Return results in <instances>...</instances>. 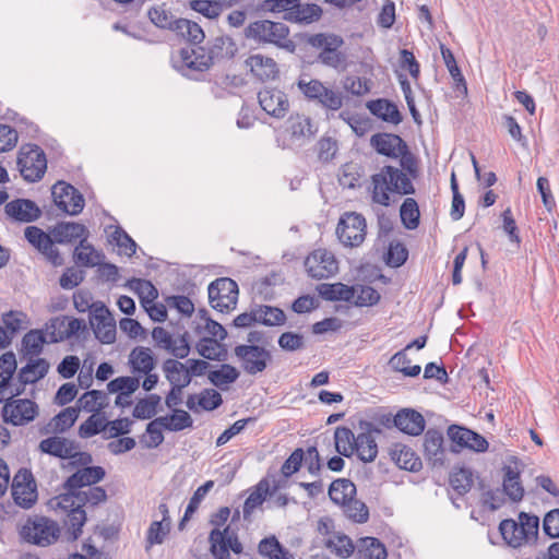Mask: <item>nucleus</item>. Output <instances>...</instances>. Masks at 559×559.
<instances>
[{
    "mask_svg": "<svg viewBox=\"0 0 559 559\" xmlns=\"http://www.w3.org/2000/svg\"><path fill=\"white\" fill-rule=\"evenodd\" d=\"M345 515L355 523H366L369 519V510L365 502L353 497L343 506Z\"/></svg>",
    "mask_w": 559,
    "mask_h": 559,
    "instance_id": "61",
    "label": "nucleus"
},
{
    "mask_svg": "<svg viewBox=\"0 0 559 559\" xmlns=\"http://www.w3.org/2000/svg\"><path fill=\"white\" fill-rule=\"evenodd\" d=\"M169 532V523H165L163 521H153L146 532L145 550H150V548L154 545L163 544Z\"/></svg>",
    "mask_w": 559,
    "mask_h": 559,
    "instance_id": "60",
    "label": "nucleus"
},
{
    "mask_svg": "<svg viewBox=\"0 0 559 559\" xmlns=\"http://www.w3.org/2000/svg\"><path fill=\"white\" fill-rule=\"evenodd\" d=\"M107 394L99 390L85 392L80 399L81 407L90 413L99 412L107 406Z\"/></svg>",
    "mask_w": 559,
    "mask_h": 559,
    "instance_id": "55",
    "label": "nucleus"
},
{
    "mask_svg": "<svg viewBox=\"0 0 559 559\" xmlns=\"http://www.w3.org/2000/svg\"><path fill=\"white\" fill-rule=\"evenodd\" d=\"M312 103L326 111L335 112L343 107L344 95L338 90L325 86Z\"/></svg>",
    "mask_w": 559,
    "mask_h": 559,
    "instance_id": "41",
    "label": "nucleus"
},
{
    "mask_svg": "<svg viewBox=\"0 0 559 559\" xmlns=\"http://www.w3.org/2000/svg\"><path fill=\"white\" fill-rule=\"evenodd\" d=\"M79 417V409L75 407H67L57 414L52 419L53 431L64 432L71 428Z\"/></svg>",
    "mask_w": 559,
    "mask_h": 559,
    "instance_id": "64",
    "label": "nucleus"
},
{
    "mask_svg": "<svg viewBox=\"0 0 559 559\" xmlns=\"http://www.w3.org/2000/svg\"><path fill=\"white\" fill-rule=\"evenodd\" d=\"M239 371L229 364H223L219 369L210 371L207 378L210 382L221 390H225L228 384L234 383L239 378Z\"/></svg>",
    "mask_w": 559,
    "mask_h": 559,
    "instance_id": "44",
    "label": "nucleus"
},
{
    "mask_svg": "<svg viewBox=\"0 0 559 559\" xmlns=\"http://www.w3.org/2000/svg\"><path fill=\"white\" fill-rule=\"evenodd\" d=\"M164 423V429L168 431H181L193 425L190 414L183 409H174L171 415L160 416Z\"/></svg>",
    "mask_w": 559,
    "mask_h": 559,
    "instance_id": "51",
    "label": "nucleus"
},
{
    "mask_svg": "<svg viewBox=\"0 0 559 559\" xmlns=\"http://www.w3.org/2000/svg\"><path fill=\"white\" fill-rule=\"evenodd\" d=\"M307 44L321 50L318 55V61L329 68L338 69L346 61V55L340 51V48L344 45V39L340 35L331 33L313 34L307 38Z\"/></svg>",
    "mask_w": 559,
    "mask_h": 559,
    "instance_id": "4",
    "label": "nucleus"
},
{
    "mask_svg": "<svg viewBox=\"0 0 559 559\" xmlns=\"http://www.w3.org/2000/svg\"><path fill=\"white\" fill-rule=\"evenodd\" d=\"M16 163L21 175L28 182L40 180L47 169L45 152L36 144L22 145Z\"/></svg>",
    "mask_w": 559,
    "mask_h": 559,
    "instance_id": "5",
    "label": "nucleus"
},
{
    "mask_svg": "<svg viewBox=\"0 0 559 559\" xmlns=\"http://www.w3.org/2000/svg\"><path fill=\"white\" fill-rule=\"evenodd\" d=\"M412 177L402 167L383 166L379 173L371 176V199L374 203L389 206L390 192L400 195H409L416 192Z\"/></svg>",
    "mask_w": 559,
    "mask_h": 559,
    "instance_id": "1",
    "label": "nucleus"
},
{
    "mask_svg": "<svg viewBox=\"0 0 559 559\" xmlns=\"http://www.w3.org/2000/svg\"><path fill=\"white\" fill-rule=\"evenodd\" d=\"M109 242L116 245L120 253L128 257H132L136 251L135 241L120 226L115 227V230L109 235Z\"/></svg>",
    "mask_w": 559,
    "mask_h": 559,
    "instance_id": "59",
    "label": "nucleus"
},
{
    "mask_svg": "<svg viewBox=\"0 0 559 559\" xmlns=\"http://www.w3.org/2000/svg\"><path fill=\"white\" fill-rule=\"evenodd\" d=\"M361 559H385L388 554L384 545L376 537H365L357 546Z\"/></svg>",
    "mask_w": 559,
    "mask_h": 559,
    "instance_id": "43",
    "label": "nucleus"
},
{
    "mask_svg": "<svg viewBox=\"0 0 559 559\" xmlns=\"http://www.w3.org/2000/svg\"><path fill=\"white\" fill-rule=\"evenodd\" d=\"M126 286L138 294L144 308L158 297L157 288L147 280L133 277L127 281Z\"/></svg>",
    "mask_w": 559,
    "mask_h": 559,
    "instance_id": "39",
    "label": "nucleus"
},
{
    "mask_svg": "<svg viewBox=\"0 0 559 559\" xmlns=\"http://www.w3.org/2000/svg\"><path fill=\"white\" fill-rule=\"evenodd\" d=\"M502 492L513 502H519L524 497V487L520 478V471L512 466L503 467Z\"/></svg>",
    "mask_w": 559,
    "mask_h": 559,
    "instance_id": "30",
    "label": "nucleus"
},
{
    "mask_svg": "<svg viewBox=\"0 0 559 559\" xmlns=\"http://www.w3.org/2000/svg\"><path fill=\"white\" fill-rule=\"evenodd\" d=\"M234 354L243 371L251 376L263 372L272 360L271 352L260 345H237Z\"/></svg>",
    "mask_w": 559,
    "mask_h": 559,
    "instance_id": "9",
    "label": "nucleus"
},
{
    "mask_svg": "<svg viewBox=\"0 0 559 559\" xmlns=\"http://www.w3.org/2000/svg\"><path fill=\"white\" fill-rule=\"evenodd\" d=\"M336 451L344 456H350L355 452L356 436L347 427H337L334 432Z\"/></svg>",
    "mask_w": 559,
    "mask_h": 559,
    "instance_id": "48",
    "label": "nucleus"
},
{
    "mask_svg": "<svg viewBox=\"0 0 559 559\" xmlns=\"http://www.w3.org/2000/svg\"><path fill=\"white\" fill-rule=\"evenodd\" d=\"M440 50H441V56L444 61V64L449 71L451 78L453 79V81L456 85V88L460 90L462 86L466 91L467 90L466 81L464 79V75L461 72V69L459 68V66L456 63V60L454 58L452 50L450 48H448L447 46H444L443 44H440Z\"/></svg>",
    "mask_w": 559,
    "mask_h": 559,
    "instance_id": "53",
    "label": "nucleus"
},
{
    "mask_svg": "<svg viewBox=\"0 0 559 559\" xmlns=\"http://www.w3.org/2000/svg\"><path fill=\"white\" fill-rule=\"evenodd\" d=\"M258 323L266 326H276L285 323L286 316L284 311L277 307L267 305L255 306Z\"/></svg>",
    "mask_w": 559,
    "mask_h": 559,
    "instance_id": "45",
    "label": "nucleus"
},
{
    "mask_svg": "<svg viewBox=\"0 0 559 559\" xmlns=\"http://www.w3.org/2000/svg\"><path fill=\"white\" fill-rule=\"evenodd\" d=\"M521 528L520 523L512 519L502 520L499 524V531L503 540L513 548H518L526 543L525 533L521 532Z\"/></svg>",
    "mask_w": 559,
    "mask_h": 559,
    "instance_id": "38",
    "label": "nucleus"
},
{
    "mask_svg": "<svg viewBox=\"0 0 559 559\" xmlns=\"http://www.w3.org/2000/svg\"><path fill=\"white\" fill-rule=\"evenodd\" d=\"M317 292L324 300L349 302L355 298L357 289L343 283H322L317 286Z\"/></svg>",
    "mask_w": 559,
    "mask_h": 559,
    "instance_id": "27",
    "label": "nucleus"
},
{
    "mask_svg": "<svg viewBox=\"0 0 559 559\" xmlns=\"http://www.w3.org/2000/svg\"><path fill=\"white\" fill-rule=\"evenodd\" d=\"M258 100L261 108L276 119H283L289 111L287 95L274 87H265L258 93Z\"/></svg>",
    "mask_w": 559,
    "mask_h": 559,
    "instance_id": "16",
    "label": "nucleus"
},
{
    "mask_svg": "<svg viewBox=\"0 0 559 559\" xmlns=\"http://www.w3.org/2000/svg\"><path fill=\"white\" fill-rule=\"evenodd\" d=\"M160 396L152 393L146 397L141 399L136 402L132 416L136 419H151L157 413V407L160 404Z\"/></svg>",
    "mask_w": 559,
    "mask_h": 559,
    "instance_id": "50",
    "label": "nucleus"
},
{
    "mask_svg": "<svg viewBox=\"0 0 559 559\" xmlns=\"http://www.w3.org/2000/svg\"><path fill=\"white\" fill-rule=\"evenodd\" d=\"M73 258L79 265L93 267L99 264L105 255L96 251L95 248L87 242V238H83L75 247Z\"/></svg>",
    "mask_w": 559,
    "mask_h": 559,
    "instance_id": "35",
    "label": "nucleus"
},
{
    "mask_svg": "<svg viewBox=\"0 0 559 559\" xmlns=\"http://www.w3.org/2000/svg\"><path fill=\"white\" fill-rule=\"evenodd\" d=\"M107 493L103 487L91 486L86 490L78 491L76 493H63L60 496L59 506L62 509L73 507L79 503L82 508L85 506L95 507L100 502L106 501Z\"/></svg>",
    "mask_w": 559,
    "mask_h": 559,
    "instance_id": "20",
    "label": "nucleus"
},
{
    "mask_svg": "<svg viewBox=\"0 0 559 559\" xmlns=\"http://www.w3.org/2000/svg\"><path fill=\"white\" fill-rule=\"evenodd\" d=\"M214 481L207 480L202 486H200L192 495V497L189 500V503L186 508L183 518L179 522V530L183 528L185 522L190 520V518L193 515V513L198 510L200 503L205 498L207 492L213 488Z\"/></svg>",
    "mask_w": 559,
    "mask_h": 559,
    "instance_id": "56",
    "label": "nucleus"
},
{
    "mask_svg": "<svg viewBox=\"0 0 559 559\" xmlns=\"http://www.w3.org/2000/svg\"><path fill=\"white\" fill-rule=\"evenodd\" d=\"M140 386V379L136 377H118L107 384L109 393H122L130 397Z\"/></svg>",
    "mask_w": 559,
    "mask_h": 559,
    "instance_id": "57",
    "label": "nucleus"
},
{
    "mask_svg": "<svg viewBox=\"0 0 559 559\" xmlns=\"http://www.w3.org/2000/svg\"><path fill=\"white\" fill-rule=\"evenodd\" d=\"M210 304L219 312L234 309L238 300V285L229 277H219L213 281L207 288Z\"/></svg>",
    "mask_w": 559,
    "mask_h": 559,
    "instance_id": "7",
    "label": "nucleus"
},
{
    "mask_svg": "<svg viewBox=\"0 0 559 559\" xmlns=\"http://www.w3.org/2000/svg\"><path fill=\"white\" fill-rule=\"evenodd\" d=\"M450 484L459 495L466 493L473 486L472 471L466 467L454 471L450 476Z\"/></svg>",
    "mask_w": 559,
    "mask_h": 559,
    "instance_id": "62",
    "label": "nucleus"
},
{
    "mask_svg": "<svg viewBox=\"0 0 559 559\" xmlns=\"http://www.w3.org/2000/svg\"><path fill=\"white\" fill-rule=\"evenodd\" d=\"M45 343H49V337L43 331L31 330L22 338V350L25 356H38Z\"/></svg>",
    "mask_w": 559,
    "mask_h": 559,
    "instance_id": "46",
    "label": "nucleus"
},
{
    "mask_svg": "<svg viewBox=\"0 0 559 559\" xmlns=\"http://www.w3.org/2000/svg\"><path fill=\"white\" fill-rule=\"evenodd\" d=\"M393 459L396 464L406 471L417 472L421 468V460L415 451L406 445L393 451Z\"/></svg>",
    "mask_w": 559,
    "mask_h": 559,
    "instance_id": "47",
    "label": "nucleus"
},
{
    "mask_svg": "<svg viewBox=\"0 0 559 559\" xmlns=\"http://www.w3.org/2000/svg\"><path fill=\"white\" fill-rule=\"evenodd\" d=\"M367 234L366 218L356 212L344 213L337 224L336 235L340 241L346 247L360 246Z\"/></svg>",
    "mask_w": 559,
    "mask_h": 559,
    "instance_id": "6",
    "label": "nucleus"
},
{
    "mask_svg": "<svg viewBox=\"0 0 559 559\" xmlns=\"http://www.w3.org/2000/svg\"><path fill=\"white\" fill-rule=\"evenodd\" d=\"M58 532V525L53 521L45 516H35L23 525L21 536L27 543L46 546L57 539Z\"/></svg>",
    "mask_w": 559,
    "mask_h": 559,
    "instance_id": "8",
    "label": "nucleus"
},
{
    "mask_svg": "<svg viewBox=\"0 0 559 559\" xmlns=\"http://www.w3.org/2000/svg\"><path fill=\"white\" fill-rule=\"evenodd\" d=\"M51 195L56 206L69 215H78L84 209L85 201L81 192L66 181L56 182Z\"/></svg>",
    "mask_w": 559,
    "mask_h": 559,
    "instance_id": "12",
    "label": "nucleus"
},
{
    "mask_svg": "<svg viewBox=\"0 0 559 559\" xmlns=\"http://www.w3.org/2000/svg\"><path fill=\"white\" fill-rule=\"evenodd\" d=\"M411 359L406 354V349L395 353L389 360V365L394 371L402 372L406 377H417L421 368L419 365L411 366Z\"/></svg>",
    "mask_w": 559,
    "mask_h": 559,
    "instance_id": "54",
    "label": "nucleus"
},
{
    "mask_svg": "<svg viewBox=\"0 0 559 559\" xmlns=\"http://www.w3.org/2000/svg\"><path fill=\"white\" fill-rule=\"evenodd\" d=\"M49 370V364L44 358L29 359V361L21 368L17 380L24 384H32L43 379Z\"/></svg>",
    "mask_w": 559,
    "mask_h": 559,
    "instance_id": "33",
    "label": "nucleus"
},
{
    "mask_svg": "<svg viewBox=\"0 0 559 559\" xmlns=\"http://www.w3.org/2000/svg\"><path fill=\"white\" fill-rule=\"evenodd\" d=\"M245 35L249 39L258 43H267L293 52L296 48L295 43L289 39V27L282 22L270 20H259L251 22L245 29Z\"/></svg>",
    "mask_w": 559,
    "mask_h": 559,
    "instance_id": "3",
    "label": "nucleus"
},
{
    "mask_svg": "<svg viewBox=\"0 0 559 559\" xmlns=\"http://www.w3.org/2000/svg\"><path fill=\"white\" fill-rule=\"evenodd\" d=\"M402 224L407 229H416L419 225L420 212L415 199L406 198L400 209Z\"/></svg>",
    "mask_w": 559,
    "mask_h": 559,
    "instance_id": "52",
    "label": "nucleus"
},
{
    "mask_svg": "<svg viewBox=\"0 0 559 559\" xmlns=\"http://www.w3.org/2000/svg\"><path fill=\"white\" fill-rule=\"evenodd\" d=\"M366 106L373 116L384 122L396 126L403 121V116L397 106L389 99L378 98L369 100Z\"/></svg>",
    "mask_w": 559,
    "mask_h": 559,
    "instance_id": "26",
    "label": "nucleus"
},
{
    "mask_svg": "<svg viewBox=\"0 0 559 559\" xmlns=\"http://www.w3.org/2000/svg\"><path fill=\"white\" fill-rule=\"evenodd\" d=\"M179 58L181 62L179 70L182 71L185 75H189V72L194 71L204 72L213 64L204 47L181 48Z\"/></svg>",
    "mask_w": 559,
    "mask_h": 559,
    "instance_id": "19",
    "label": "nucleus"
},
{
    "mask_svg": "<svg viewBox=\"0 0 559 559\" xmlns=\"http://www.w3.org/2000/svg\"><path fill=\"white\" fill-rule=\"evenodd\" d=\"M50 235L57 243L66 245L87 238L88 230L80 223L60 222L50 230Z\"/></svg>",
    "mask_w": 559,
    "mask_h": 559,
    "instance_id": "24",
    "label": "nucleus"
},
{
    "mask_svg": "<svg viewBox=\"0 0 559 559\" xmlns=\"http://www.w3.org/2000/svg\"><path fill=\"white\" fill-rule=\"evenodd\" d=\"M308 275L314 280L329 278L338 271L334 254L325 249L312 251L305 260Z\"/></svg>",
    "mask_w": 559,
    "mask_h": 559,
    "instance_id": "14",
    "label": "nucleus"
},
{
    "mask_svg": "<svg viewBox=\"0 0 559 559\" xmlns=\"http://www.w3.org/2000/svg\"><path fill=\"white\" fill-rule=\"evenodd\" d=\"M288 129L294 139L312 138L317 129L309 117L300 114L292 115L288 119Z\"/></svg>",
    "mask_w": 559,
    "mask_h": 559,
    "instance_id": "42",
    "label": "nucleus"
},
{
    "mask_svg": "<svg viewBox=\"0 0 559 559\" xmlns=\"http://www.w3.org/2000/svg\"><path fill=\"white\" fill-rule=\"evenodd\" d=\"M237 51L235 41L228 36H218L209 43L207 55L212 63L231 59Z\"/></svg>",
    "mask_w": 559,
    "mask_h": 559,
    "instance_id": "32",
    "label": "nucleus"
},
{
    "mask_svg": "<svg viewBox=\"0 0 559 559\" xmlns=\"http://www.w3.org/2000/svg\"><path fill=\"white\" fill-rule=\"evenodd\" d=\"M37 412V404L28 399L5 403L2 409L4 421L13 426H22L34 420Z\"/></svg>",
    "mask_w": 559,
    "mask_h": 559,
    "instance_id": "17",
    "label": "nucleus"
},
{
    "mask_svg": "<svg viewBox=\"0 0 559 559\" xmlns=\"http://www.w3.org/2000/svg\"><path fill=\"white\" fill-rule=\"evenodd\" d=\"M5 214L13 221L22 223H32L41 215L38 205L28 199H16L8 202L4 206Z\"/></svg>",
    "mask_w": 559,
    "mask_h": 559,
    "instance_id": "21",
    "label": "nucleus"
},
{
    "mask_svg": "<svg viewBox=\"0 0 559 559\" xmlns=\"http://www.w3.org/2000/svg\"><path fill=\"white\" fill-rule=\"evenodd\" d=\"M237 1L229 0L226 3H222V0H193L190 2V8L210 20H214L221 15L224 8L230 7Z\"/></svg>",
    "mask_w": 559,
    "mask_h": 559,
    "instance_id": "40",
    "label": "nucleus"
},
{
    "mask_svg": "<svg viewBox=\"0 0 559 559\" xmlns=\"http://www.w3.org/2000/svg\"><path fill=\"white\" fill-rule=\"evenodd\" d=\"M356 496V486L348 478H337L329 487V497L336 503L343 506Z\"/></svg>",
    "mask_w": 559,
    "mask_h": 559,
    "instance_id": "36",
    "label": "nucleus"
},
{
    "mask_svg": "<svg viewBox=\"0 0 559 559\" xmlns=\"http://www.w3.org/2000/svg\"><path fill=\"white\" fill-rule=\"evenodd\" d=\"M247 67L251 73L262 82L275 80L278 76V67L273 58L265 57L261 53L251 55L246 60Z\"/></svg>",
    "mask_w": 559,
    "mask_h": 559,
    "instance_id": "23",
    "label": "nucleus"
},
{
    "mask_svg": "<svg viewBox=\"0 0 559 559\" xmlns=\"http://www.w3.org/2000/svg\"><path fill=\"white\" fill-rule=\"evenodd\" d=\"M276 490V487L273 490H270V483L267 479H262L258 483L255 490L252 491L249 497L245 500L243 503V519L249 520L252 512L260 507L267 495H272Z\"/></svg>",
    "mask_w": 559,
    "mask_h": 559,
    "instance_id": "37",
    "label": "nucleus"
},
{
    "mask_svg": "<svg viewBox=\"0 0 559 559\" xmlns=\"http://www.w3.org/2000/svg\"><path fill=\"white\" fill-rule=\"evenodd\" d=\"M322 15V9L316 3H300L299 0H295L294 10L288 13L286 21L292 23H304L310 24L320 20Z\"/></svg>",
    "mask_w": 559,
    "mask_h": 559,
    "instance_id": "31",
    "label": "nucleus"
},
{
    "mask_svg": "<svg viewBox=\"0 0 559 559\" xmlns=\"http://www.w3.org/2000/svg\"><path fill=\"white\" fill-rule=\"evenodd\" d=\"M67 518L64 519V526L67 527L68 539L76 540L82 534V527L87 518L85 510L75 503L73 507H68Z\"/></svg>",
    "mask_w": 559,
    "mask_h": 559,
    "instance_id": "34",
    "label": "nucleus"
},
{
    "mask_svg": "<svg viewBox=\"0 0 559 559\" xmlns=\"http://www.w3.org/2000/svg\"><path fill=\"white\" fill-rule=\"evenodd\" d=\"M370 146L382 156L400 159V166L412 177L418 176V160L407 143L395 133L378 132L370 136Z\"/></svg>",
    "mask_w": 559,
    "mask_h": 559,
    "instance_id": "2",
    "label": "nucleus"
},
{
    "mask_svg": "<svg viewBox=\"0 0 559 559\" xmlns=\"http://www.w3.org/2000/svg\"><path fill=\"white\" fill-rule=\"evenodd\" d=\"M210 550L215 559H230L229 551L240 555L243 550L237 533L227 525L224 530L213 528L209 535Z\"/></svg>",
    "mask_w": 559,
    "mask_h": 559,
    "instance_id": "10",
    "label": "nucleus"
},
{
    "mask_svg": "<svg viewBox=\"0 0 559 559\" xmlns=\"http://www.w3.org/2000/svg\"><path fill=\"white\" fill-rule=\"evenodd\" d=\"M394 426L402 432L409 436H419L426 426L424 416L411 408H404L397 412L393 418Z\"/></svg>",
    "mask_w": 559,
    "mask_h": 559,
    "instance_id": "22",
    "label": "nucleus"
},
{
    "mask_svg": "<svg viewBox=\"0 0 559 559\" xmlns=\"http://www.w3.org/2000/svg\"><path fill=\"white\" fill-rule=\"evenodd\" d=\"M11 491L14 502L24 509L31 508L36 502V483L29 469H19L13 477Z\"/></svg>",
    "mask_w": 559,
    "mask_h": 559,
    "instance_id": "13",
    "label": "nucleus"
},
{
    "mask_svg": "<svg viewBox=\"0 0 559 559\" xmlns=\"http://www.w3.org/2000/svg\"><path fill=\"white\" fill-rule=\"evenodd\" d=\"M78 447L74 441L61 437H49L40 441L39 450L59 459L73 456V450Z\"/></svg>",
    "mask_w": 559,
    "mask_h": 559,
    "instance_id": "28",
    "label": "nucleus"
},
{
    "mask_svg": "<svg viewBox=\"0 0 559 559\" xmlns=\"http://www.w3.org/2000/svg\"><path fill=\"white\" fill-rule=\"evenodd\" d=\"M408 258V251L406 247L400 241H392L389 245L385 253V263L391 267L402 266Z\"/></svg>",
    "mask_w": 559,
    "mask_h": 559,
    "instance_id": "63",
    "label": "nucleus"
},
{
    "mask_svg": "<svg viewBox=\"0 0 559 559\" xmlns=\"http://www.w3.org/2000/svg\"><path fill=\"white\" fill-rule=\"evenodd\" d=\"M132 373H148L156 365L152 349L144 346L134 347L129 355Z\"/></svg>",
    "mask_w": 559,
    "mask_h": 559,
    "instance_id": "29",
    "label": "nucleus"
},
{
    "mask_svg": "<svg viewBox=\"0 0 559 559\" xmlns=\"http://www.w3.org/2000/svg\"><path fill=\"white\" fill-rule=\"evenodd\" d=\"M324 545L326 549L341 558L349 557L355 550L353 540L345 534H338L333 538H329Z\"/></svg>",
    "mask_w": 559,
    "mask_h": 559,
    "instance_id": "58",
    "label": "nucleus"
},
{
    "mask_svg": "<svg viewBox=\"0 0 559 559\" xmlns=\"http://www.w3.org/2000/svg\"><path fill=\"white\" fill-rule=\"evenodd\" d=\"M197 349L199 355L209 360H218L223 361L226 359L227 352L222 344L214 340L213 337H204L202 338L198 345Z\"/></svg>",
    "mask_w": 559,
    "mask_h": 559,
    "instance_id": "49",
    "label": "nucleus"
},
{
    "mask_svg": "<svg viewBox=\"0 0 559 559\" xmlns=\"http://www.w3.org/2000/svg\"><path fill=\"white\" fill-rule=\"evenodd\" d=\"M381 429L374 424L360 420L359 432L356 436L355 452L358 457L366 463L373 462L378 455V445L374 435H380Z\"/></svg>",
    "mask_w": 559,
    "mask_h": 559,
    "instance_id": "15",
    "label": "nucleus"
},
{
    "mask_svg": "<svg viewBox=\"0 0 559 559\" xmlns=\"http://www.w3.org/2000/svg\"><path fill=\"white\" fill-rule=\"evenodd\" d=\"M90 324L95 337L103 344H112L116 341V321L109 309L102 302H93Z\"/></svg>",
    "mask_w": 559,
    "mask_h": 559,
    "instance_id": "11",
    "label": "nucleus"
},
{
    "mask_svg": "<svg viewBox=\"0 0 559 559\" xmlns=\"http://www.w3.org/2000/svg\"><path fill=\"white\" fill-rule=\"evenodd\" d=\"M424 452L432 466H442L444 463L443 435L437 429H429L424 437Z\"/></svg>",
    "mask_w": 559,
    "mask_h": 559,
    "instance_id": "25",
    "label": "nucleus"
},
{
    "mask_svg": "<svg viewBox=\"0 0 559 559\" xmlns=\"http://www.w3.org/2000/svg\"><path fill=\"white\" fill-rule=\"evenodd\" d=\"M106 475L102 466H86L73 473L63 484L66 493H76L83 487H91L104 479Z\"/></svg>",
    "mask_w": 559,
    "mask_h": 559,
    "instance_id": "18",
    "label": "nucleus"
}]
</instances>
